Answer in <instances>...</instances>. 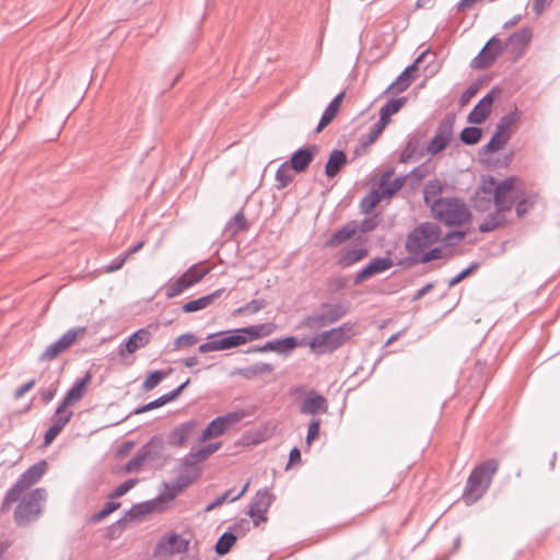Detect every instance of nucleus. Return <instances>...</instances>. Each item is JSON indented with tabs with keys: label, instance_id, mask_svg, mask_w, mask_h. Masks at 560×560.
<instances>
[{
	"label": "nucleus",
	"instance_id": "f257e3e1",
	"mask_svg": "<svg viewBox=\"0 0 560 560\" xmlns=\"http://www.w3.org/2000/svg\"><path fill=\"white\" fill-rule=\"evenodd\" d=\"M499 467L497 458H488L470 471L463 491L466 504H474L486 494Z\"/></svg>",
	"mask_w": 560,
	"mask_h": 560
},
{
	"label": "nucleus",
	"instance_id": "f03ea898",
	"mask_svg": "<svg viewBox=\"0 0 560 560\" xmlns=\"http://www.w3.org/2000/svg\"><path fill=\"white\" fill-rule=\"evenodd\" d=\"M442 230L433 222H422L413 228L407 235L405 248L410 257L407 259L409 264L441 241Z\"/></svg>",
	"mask_w": 560,
	"mask_h": 560
},
{
	"label": "nucleus",
	"instance_id": "7ed1b4c3",
	"mask_svg": "<svg viewBox=\"0 0 560 560\" xmlns=\"http://www.w3.org/2000/svg\"><path fill=\"white\" fill-rule=\"evenodd\" d=\"M354 334L355 324L347 322L336 328L315 335L308 341V346L317 354L331 353L354 336Z\"/></svg>",
	"mask_w": 560,
	"mask_h": 560
},
{
	"label": "nucleus",
	"instance_id": "20e7f679",
	"mask_svg": "<svg viewBox=\"0 0 560 560\" xmlns=\"http://www.w3.org/2000/svg\"><path fill=\"white\" fill-rule=\"evenodd\" d=\"M433 217L447 226L462 225L470 219L466 203L456 197L439 198L431 205Z\"/></svg>",
	"mask_w": 560,
	"mask_h": 560
},
{
	"label": "nucleus",
	"instance_id": "39448f33",
	"mask_svg": "<svg viewBox=\"0 0 560 560\" xmlns=\"http://www.w3.org/2000/svg\"><path fill=\"white\" fill-rule=\"evenodd\" d=\"M47 499L44 488H35L24 495L15 506L13 518L19 527H26L35 522L43 512V504Z\"/></svg>",
	"mask_w": 560,
	"mask_h": 560
},
{
	"label": "nucleus",
	"instance_id": "423d86ee",
	"mask_svg": "<svg viewBox=\"0 0 560 560\" xmlns=\"http://www.w3.org/2000/svg\"><path fill=\"white\" fill-rule=\"evenodd\" d=\"M394 170L388 168L381 175L380 188L381 192L375 189L369 191L360 201V211L364 214H369L378 205L382 198L394 196L405 184L406 177L399 176L394 179L390 186H387V182L393 177Z\"/></svg>",
	"mask_w": 560,
	"mask_h": 560
},
{
	"label": "nucleus",
	"instance_id": "0eeeda50",
	"mask_svg": "<svg viewBox=\"0 0 560 560\" xmlns=\"http://www.w3.org/2000/svg\"><path fill=\"white\" fill-rule=\"evenodd\" d=\"M164 439L161 434H155L143 444L136 455L125 465L126 472L139 471L145 463H153L163 458Z\"/></svg>",
	"mask_w": 560,
	"mask_h": 560
},
{
	"label": "nucleus",
	"instance_id": "6e6552de",
	"mask_svg": "<svg viewBox=\"0 0 560 560\" xmlns=\"http://www.w3.org/2000/svg\"><path fill=\"white\" fill-rule=\"evenodd\" d=\"M348 308L342 304L323 303L320 311L307 315L302 325L310 329H317L334 324L343 318Z\"/></svg>",
	"mask_w": 560,
	"mask_h": 560
},
{
	"label": "nucleus",
	"instance_id": "1a4fd4ad",
	"mask_svg": "<svg viewBox=\"0 0 560 560\" xmlns=\"http://www.w3.org/2000/svg\"><path fill=\"white\" fill-rule=\"evenodd\" d=\"M88 387H70L61 402L57 406L55 413L51 416L50 422L55 428L63 430L71 420L73 412L69 410L85 395Z\"/></svg>",
	"mask_w": 560,
	"mask_h": 560
},
{
	"label": "nucleus",
	"instance_id": "9d476101",
	"mask_svg": "<svg viewBox=\"0 0 560 560\" xmlns=\"http://www.w3.org/2000/svg\"><path fill=\"white\" fill-rule=\"evenodd\" d=\"M207 339H209V341L199 346L198 350L201 353L228 350L244 345L243 337L237 332H232V330L210 334Z\"/></svg>",
	"mask_w": 560,
	"mask_h": 560
},
{
	"label": "nucleus",
	"instance_id": "9b49d317",
	"mask_svg": "<svg viewBox=\"0 0 560 560\" xmlns=\"http://www.w3.org/2000/svg\"><path fill=\"white\" fill-rule=\"evenodd\" d=\"M209 269H199L198 266L194 265L179 276L172 284L166 288L165 295L167 299H173L185 290L191 288L198 283L207 273Z\"/></svg>",
	"mask_w": 560,
	"mask_h": 560
},
{
	"label": "nucleus",
	"instance_id": "f8f14e48",
	"mask_svg": "<svg viewBox=\"0 0 560 560\" xmlns=\"http://www.w3.org/2000/svg\"><path fill=\"white\" fill-rule=\"evenodd\" d=\"M455 117L446 115L436 128L435 136L431 139L427 147V151L431 155L442 152L451 142Z\"/></svg>",
	"mask_w": 560,
	"mask_h": 560
},
{
	"label": "nucleus",
	"instance_id": "ddd939ff",
	"mask_svg": "<svg viewBox=\"0 0 560 560\" xmlns=\"http://www.w3.org/2000/svg\"><path fill=\"white\" fill-rule=\"evenodd\" d=\"M199 422L195 419L187 420L175 425L166 436V443L170 446L182 447L190 439L197 435Z\"/></svg>",
	"mask_w": 560,
	"mask_h": 560
},
{
	"label": "nucleus",
	"instance_id": "4468645a",
	"mask_svg": "<svg viewBox=\"0 0 560 560\" xmlns=\"http://www.w3.org/2000/svg\"><path fill=\"white\" fill-rule=\"evenodd\" d=\"M85 327H75L67 330L58 340L50 343L40 354L42 360H52L71 347L77 338L85 332Z\"/></svg>",
	"mask_w": 560,
	"mask_h": 560
},
{
	"label": "nucleus",
	"instance_id": "2eb2a0df",
	"mask_svg": "<svg viewBox=\"0 0 560 560\" xmlns=\"http://www.w3.org/2000/svg\"><path fill=\"white\" fill-rule=\"evenodd\" d=\"M502 52L501 42L492 37L482 47L479 54L471 60L470 67L477 70L489 68Z\"/></svg>",
	"mask_w": 560,
	"mask_h": 560
},
{
	"label": "nucleus",
	"instance_id": "dca6fc26",
	"mask_svg": "<svg viewBox=\"0 0 560 560\" xmlns=\"http://www.w3.org/2000/svg\"><path fill=\"white\" fill-rule=\"evenodd\" d=\"M189 541L185 538H182L178 534L172 533L165 537H162L156 542L153 555L161 556V555H177V553H184L188 550Z\"/></svg>",
	"mask_w": 560,
	"mask_h": 560
},
{
	"label": "nucleus",
	"instance_id": "f3484780",
	"mask_svg": "<svg viewBox=\"0 0 560 560\" xmlns=\"http://www.w3.org/2000/svg\"><path fill=\"white\" fill-rule=\"evenodd\" d=\"M517 177L510 176L499 183L494 188L493 202L499 210H511L514 206V199H509V195L515 189Z\"/></svg>",
	"mask_w": 560,
	"mask_h": 560
},
{
	"label": "nucleus",
	"instance_id": "a211bd4d",
	"mask_svg": "<svg viewBox=\"0 0 560 560\" xmlns=\"http://www.w3.org/2000/svg\"><path fill=\"white\" fill-rule=\"evenodd\" d=\"M317 152L318 147L316 144L302 147L294 151L290 160L285 161V163L295 173H304L310 167Z\"/></svg>",
	"mask_w": 560,
	"mask_h": 560
},
{
	"label": "nucleus",
	"instance_id": "6ab92c4d",
	"mask_svg": "<svg viewBox=\"0 0 560 560\" xmlns=\"http://www.w3.org/2000/svg\"><path fill=\"white\" fill-rule=\"evenodd\" d=\"M299 346L298 338L294 336H289L282 339H275L267 341L264 346H254L249 348L246 352H267L273 351L278 354H289Z\"/></svg>",
	"mask_w": 560,
	"mask_h": 560
},
{
	"label": "nucleus",
	"instance_id": "aec40b11",
	"mask_svg": "<svg viewBox=\"0 0 560 560\" xmlns=\"http://www.w3.org/2000/svg\"><path fill=\"white\" fill-rule=\"evenodd\" d=\"M392 266L393 260L388 257L374 258L355 275L353 283L358 285L373 276L388 270Z\"/></svg>",
	"mask_w": 560,
	"mask_h": 560
},
{
	"label": "nucleus",
	"instance_id": "412c9836",
	"mask_svg": "<svg viewBox=\"0 0 560 560\" xmlns=\"http://www.w3.org/2000/svg\"><path fill=\"white\" fill-rule=\"evenodd\" d=\"M276 329L273 323H262L258 325L232 329V332H237L244 339V343L270 336Z\"/></svg>",
	"mask_w": 560,
	"mask_h": 560
},
{
	"label": "nucleus",
	"instance_id": "4be33fe9",
	"mask_svg": "<svg viewBox=\"0 0 560 560\" xmlns=\"http://www.w3.org/2000/svg\"><path fill=\"white\" fill-rule=\"evenodd\" d=\"M359 230V223L355 220L349 221L342 228L332 233L325 242L326 248L338 247L351 240Z\"/></svg>",
	"mask_w": 560,
	"mask_h": 560
},
{
	"label": "nucleus",
	"instance_id": "5701e85b",
	"mask_svg": "<svg viewBox=\"0 0 560 560\" xmlns=\"http://www.w3.org/2000/svg\"><path fill=\"white\" fill-rule=\"evenodd\" d=\"M493 96L491 93L486 94L468 114L467 120L471 124H482L491 113Z\"/></svg>",
	"mask_w": 560,
	"mask_h": 560
},
{
	"label": "nucleus",
	"instance_id": "b1692460",
	"mask_svg": "<svg viewBox=\"0 0 560 560\" xmlns=\"http://www.w3.org/2000/svg\"><path fill=\"white\" fill-rule=\"evenodd\" d=\"M327 400L324 396L311 390L306 398L300 405V411L304 415H316L327 411Z\"/></svg>",
	"mask_w": 560,
	"mask_h": 560
},
{
	"label": "nucleus",
	"instance_id": "393cba45",
	"mask_svg": "<svg viewBox=\"0 0 560 560\" xmlns=\"http://www.w3.org/2000/svg\"><path fill=\"white\" fill-rule=\"evenodd\" d=\"M225 292L224 288L218 289L213 291L210 294L200 296L196 300L189 301L182 306V311L184 313H195L202 311L207 307H209L211 304L214 303L215 300H218L223 293Z\"/></svg>",
	"mask_w": 560,
	"mask_h": 560
},
{
	"label": "nucleus",
	"instance_id": "a878e982",
	"mask_svg": "<svg viewBox=\"0 0 560 560\" xmlns=\"http://www.w3.org/2000/svg\"><path fill=\"white\" fill-rule=\"evenodd\" d=\"M151 338V334L148 329L141 328L133 332L125 343H121L120 354L124 355L125 351L128 353H133L138 349L144 347L149 343Z\"/></svg>",
	"mask_w": 560,
	"mask_h": 560
},
{
	"label": "nucleus",
	"instance_id": "bb28decb",
	"mask_svg": "<svg viewBox=\"0 0 560 560\" xmlns=\"http://www.w3.org/2000/svg\"><path fill=\"white\" fill-rule=\"evenodd\" d=\"M158 500H148L143 501L141 503L133 504L122 517H125V521L129 517L130 520H140L143 516L153 513V512H161L165 509V506H158L156 504Z\"/></svg>",
	"mask_w": 560,
	"mask_h": 560
},
{
	"label": "nucleus",
	"instance_id": "cd10ccee",
	"mask_svg": "<svg viewBox=\"0 0 560 560\" xmlns=\"http://www.w3.org/2000/svg\"><path fill=\"white\" fill-rule=\"evenodd\" d=\"M416 79V65H409L397 77V79L388 85L385 93H401L406 91Z\"/></svg>",
	"mask_w": 560,
	"mask_h": 560
},
{
	"label": "nucleus",
	"instance_id": "c85d7f7f",
	"mask_svg": "<svg viewBox=\"0 0 560 560\" xmlns=\"http://www.w3.org/2000/svg\"><path fill=\"white\" fill-rule=\"evenodd\" d=\"M47 468V463L45 460H39L36 464L30 466L18 479V481L23 485L26 489L35 485L42 476L45 474Z\"/></svg>",
	"mask_w": 560,
	"mask_h": 560
},
{
	"label": "nucleus",
	"instance_id": "c756f323",
	"mask_svg": "<svg viewBox=\"0 0 560 560\" xmlns=\"http://www.w3.org/2000/svg\"><path fill=\"white\" fill-rule=\"evenodd\" d=\"M369 255V250L365 247L350 246L345 248L337 260V264L343 268L350 267L355 262L362 260Z\"/></svg>",
	"mask_w": 560,
	"mask_h": 560
},
{
	"label": "nucleus",
	"instance_id": "7c9ffc66",
	"mask_svg": "<svg viewBox=\"0 0 560 560\" xmlns=\"http://www.w3.org/2000/svg\"><path fill=\"white\" fill-rule=\"evenodd\" d=\"M347 162L348 160L345 151L338 149L332 150L325 165V175L329 178L337 176Z\"/></svg>",
	"mask_w": 560,
	"mask_h": 560
},
{
	"label": "nucleus",
	"instance_id": "2f4dec72",
	"mask_svg": "<svg viewBox=\"0 0 560 560\" xmlns=\"http://www.w3.org/2000/svg\"><path fill=\"white\" fill-rule=\"evenodd\" d=\"M509 210H499V207H495V211L489 213L485 220L479 224L478 230L481 233L491 232L498 228L504 226L506 224V219L504 213Z\"/></svg>",
	"mask_w": 560,
	"mask_h": 560
},
{
	"label": "nucleus",
	"instance_id": "473e14b6",
	"mask_svg": "<svg viewBox=\"0 0 560 560\" xmlns=\"http://www.w3.org/2000/svg\"><path fill=\"white\" fill-rule=\"evenodd\" d=\"M275 501V495L267 489H259L252 498L249 508H256L257 512H267Z\"/></svg>",
	"mask_w": 560,
	"mask_h": 560
},
{
	"label": "nucleus",
	"instance_id": "72a5a7b5",
	"mask_svg": "<svg viewBox=\"0 0 560 560\" xmlns=\"http://www.w3.org/2000/svg\"><path fill=\"white\" fill-rule=\"evenodd\" d=\"M195 454V450L191 448L189 453L180 459V468L185 470V474L195 476V479H198L202 471V468L199 464L202 462V459H197Z\"/></svg>",
	"mask_w": 560,
	"mask_h": 560
},
{
	"label": "nucleus",
	"instance_id": "f704fd0d",
	"mask_svg": "<svg viewBox=\"0 0 560 560\" xmlns=\"http://www.w3.org/2000/svg\"><path fill=\"white\" fill-rule=\"evenodd\" d=\"M237 540V535L229 528L219 537L214 545V551L218 556H224L230 552Z\"/></svg>",
	"mask_w": 560,
	"mask_h": 560
},
{
	"label": "nucleus",
	"instance_id": "c9c22d12",
	"mask_svg": "<svg viewBox=\"0 0 560 560\" xmlns=\"http://www.w3.org/2000/svg\"><path fill=\"white\" fill-rule=\"evenodd\" d=\"M225 433V427L219 417L212 419L198 436V442L203 443L210 439L218 438Z\"/></svg>",
	"mask_w": 560,
	"mask_h": 560
},
{
	"label": "nucleus",
	"instance_id": "e433bc0d",
	"mask_svg": "<svg viewBox=\"0 0 560 560\" xmlns=\"http://www.w3.org/2000/svg\"><path fill=\"white\" fill-rule=\"evenodd\" d=\"M442 191H443V184L440 179L429 180L424 185V189H423L424 203L427 206L431 207L432 202L440 198L439 196L442 194Z\"/></svg>",
	"mask_w": 560,
	"mask_h": 560
},
{
	"label": "nucleus",
	"instance_id": "4c0bfd02",
	"mask_svg": "<svg viewBox=\"0 0 560 560\" xmlns=\"http://www.w3.org/2000/svg\"><path fill=\"white\" fill-rule=\"evenodd\" d=\"M407 103V97L389 98L381 108L380 116L390 121V117L398 113Z\"/></svg>",
	"mask_w": 560,
	"mask_h": 560
},
{
	"label": "nucleus",
	"instance_id": "58836bf2",
	"mask_svg": "<svg viewBox=\"0 0 560 560\" xmlns=\"http://www.w3.org/2000/svg\"><path fill=\"white\" fill-rule=\"evenodd\" d=\"M537 198V194H529L526 197L516 196L514 199L516 215L518 218L524 217L535 206Z\"/></svg>",
	"mask_w": 560,
	"mask_h": 560
},
{
	"label": "nucleus",
	"instance_id": "ea45409f",
	"mask_svg": "<svg viewBox=\"0 0 560 560\" xmlns=\"http://www.w3.org/2000/svg\"><path fill=\"white\" fill-rule=\"evenodd\" d=\"M291 167L283 162L277 170L275 179L278 190L287 188L293 180V175L290 173Z\"/></svg>",
	"mask_w": 560,
	"mask_h": 560
},
{
	"label": "nucleus",
	"instance_id": "a19ab883",
	"mask_svg": "<svg viewBox=\"0 0 560 560\" xmlns=\"http://www.w3.org/2000/svg\"><path fill=\"white\" fill-rule=\"evenodd\" d=\"M532 39V31L528 27L518 30L511 34L508 38V44L517 48L526 47Z\"/></svg>",
	"mask_w": 560,
	"mask_h": 560
},
{
	"label": "nucleus",
	"instance_id": "79ce46f5",
	"mask_svg": "<svg viewBox=\"0 0 560 560\" xmlns=\"http://www.w3.org/2000/svg\"><path fill=\"white\" fill-rule=\"evenodd\" d=\"M446 256L444 248L442 246H435L429 250H424L422 254L418 255L415 260L410 262V265L415 264H428L433 260H438L444 258Z\"/></svg>",
	"mask_w": 560,
	"mask_h": 560
},
{
	"label": "nucleus",
	"instance_id": "37998d69",
	"mask_svg": "<svg viewBox=\"0 0 560 560\" xmlns=\"http://www.w3.org/2000/svg\"><path fill=\"white\" fill-rule=\"evenodd\" d=\"M482 136V130L479 127L470 126L465 127L459 135L460 141L466 145H474L479 142Z\"/></svg>",
	"mask_w": 560,
	"mask_h": 560
},
{
	"label": "nucleus",
	"instance_id": "c03bdc74",
	"mask_svg": "<svg viewBox=\"0 0 560 560\" xmlns=\"http://www.w3.org/2000/svg\"><path fill=\"white\" fill-rule=\"evenodd\" d=\"M218 417L222 421V424L225 427L226 432L234 425L238 424L246 417V412L245 410L240 409Z\"/></svg>",
	"mask_w": 560,
	"mask_h": 560
},
{
	"label": "nucleus",
	"instance_id": "a18cd8bd",
	"mask_svg": "<svg viewBox=\"0 0 560 560\" xmlns=\"http://www.w3.org/2000/svg\"><path fill=\"white\" fill-rule=\"evenodd\" d=\"M510 139L505 136L494 131L489 142L482 147L485 153H493L501 150Z\"/></svg>",
	"mask_w": 560,
	"mask_h": 560
},
{
	"label": "nucleus",
	"instance_id": "49530a36",
	"mask_svg": "<svg viewBox=\"0 0 560 560\" xmlns=\"http://www.w3.org/2000/svg\"><path fill=\"white\" fill-rule=\"evenodd\" d=\"M226 229L236 234L248 229L247 220L242 211L237 212L226 224Z\"/></svg>",
	"mask_w": 560,
	"mask_h": 560
},
{
	"label": "nucleus",
	"instance_id": "de8ad7c7",
	"mask_svg": "<svg viewBox=\"0 0 560 560\" xmlns=\"http://www.w3.org/2000/svg\"><path fill=\"white\" fill-rule=\"evenodd\" d=\"M120 508V503L116 501H109L105 504V506L100 510L97 513L93 514L90 517L91 523H100L104 518H106L108 515H110L113 512L118 510Z\"/></svg>",
	"mask_w": 560,
	"mask_h": 560
},
{
	"label": "nucleus",
	"instance_id": "09e8293b",
	"mask_svg": "<svg viewBox=\"0 0 560 560\" xmlns=\"http://www.w3.org/2000/svg\"><path fill=\"white\" fill-rule=\"evenodd\" d=\"M179 492L171 483H164V490L154 498L158 506H165L164 503L173 501Z\"/></svg>",
	"mask_w": 560,
	"mask_h": 560
},
{
	"label": "nucleus",
	"instance_id": "8fccbe9b",
	"mask_svg": "<svg viewBox=\"0 0 560 560\" xmlns=\"http://www.w3.org/2000/svg\"><path fill=\"white\" fill-rule=\"evenodd\" d=\"M138 481L139 480L137 478H129L125 480L108 494V499L114 500L125 495L138 483Z\"/></svg>",
	"mask_w": 560,
	"mask_h": 560
},
{
	"label": "nucleus",
	"instance_id": "3c124183",
	"mask_svg": "<svg viewBox=\"0 0 560 560\" xmlns=\"http://www.w3.org/2000/svg\"><path fill=\"white\" fill-rule=\"evenodd\" d=\"M125 528H126L125 517H120L115 523H113L112 525H109L105 528L104 536L110 540L116 539L122 534Z\"/></svg>",
	"mask_w": 560,
	"mask_h": 560
},
{
	"label": "nucleus",
	"instance_id": "603ef678",
	"mask_svg": "<svg viewBox=\"0 0 560 560\" xmlns=\"http://www.w3.org/2000/svg\"><path fill=\"white\" fill-rule=\"evenodd\" d=\"M266 306V302L264 300H252L250 302L244 304L243 306L236 308L234 314H255L261 311Z\"/></svg>",
	"mask_w": 560,
	"mask_h": 560
},
{
	"label": "nucleus",
	"instance_id": "864d4df0",
	"mask_svg": "<svg viewBox=\"0 0 560 560\" xmlns=\"http://www.w3.org/2000/svg\"><path fill=\"white\" fill-rule=\"evenodd\" d=\"M172 373V370H156L150 372L145 380L143 381L142 385H159L162 381H164L170 374Z\"/></svg>",
	"mask_w": 560,
	"mask_h": 560
},
{
	"label": "nucleus",
	"instance_id": "5fc2aeb1",
	"mask_svg": "<svg viewBox=\"0 0 560 560\" xmlns=\"http://www.w3.org/2000/svg\"><path fill=\"white\" fill-rule=\"evenodd\" d=\"M26 490L27 489L16 480L15 483L5 492L4 499L11 503H19V501L22 499V493Z\"/></svg>",
	"mask_w": 560,
	"mask_h": 560
},
{
	"label": "nucleus",
	"instance_id": "6e6d98bb",
	"mask_svg": "<svg viewBox=\"0 0 560 560\" xmlns=\"http://www.w3.org/2000/svg\"><path fill=\"white\" fill-rule=\"evenodd\" d=\"M476 373L479 375L478 378H476V382L487 384L490 382V375L492 373L491 366H489L486 362H476L475 366Z\"/></svg>",
	"mask_w": 560,
	"mask_h": 560
},
{
	"label": "nucleus",
	"instance_id": "4d7b16f0",
	"mask_svg": "<svg viewBox=\"0 0 560 560\" xmlns=\"http://www.w3.org/2000/svg\"><path fill=\"white\" fill-rule=\"evenodd\" d=\"M320 423L322 421L318 418H313L310 421L305 439L307 445H311L319 436Z\"/></svg>",
	"mask_w": 560,
	"mask_h": 560
},
{
	"label": "nucleus",
	"instance_id": "13d9d810",
	"mask_svg": "<svg viewBox=\"0 0 560 560\" xmlns=\"http://www.w3.org/2000/svg\"><path fill=\"white\" fill-rule=\"evenodd\" d=\"M221 446H222L221 442L210 443V444L205 445L201 448L195 451V453H196L195 455L197 456V459L206 460L213 453H215L218 450H220Z\"/></svg>",
	"mask_w": 560,
	"mask_h": 560
},
{
	"label": "nucleus",
	"instance_id": "bf43d9fd",
	"mask_svg": "<svg viewBox=\"0 0 560 560\" xmlns=\"http://www.w3.org/2000/svg\"><path fill=\"white\" fill-rule=\"evenodd\" d=\"M234 489H229L226 491H224L222 494H220L219 497H217L212 502H210L205 511L206 512H209V511H212L213 509L220 506L221 504H223L225 501H232V498L234 497Z\"/></svg>",
	"mask_w": 560,
	"mask_h": 560
},
{
	"label": "nucleus",
	"instance_id": "052dcab7",
	"mask_svg": "<svg viewBox=\"0 0 560 560\" xmlns=\"http://www.w3.org/2000/svg\"><path fill=\"white\" fill-rule=\"evenodd\" d=\"M198 341V338L192 332H185L176 338L174 345L175 348H187L196 345Z\"/></svg>",
	"mask_w": 560,
	"mask_h": 560
},
{
	"label": "nucleus",
	"instance_id": "680f3d73",
	"mask_svg": "<svg viewBox=\"0 0 560 560\" xmlns=\"http://www.w3.org/2000/svg\"><path fill=\"white\" fill-rule=\"evenodd\" d=\"M197 479H195V476H190L188 474H182L177 478H175L172 481V485L178 492H182L185 490L188 486H190L192 482H195Z\"/></svg>",
	"mask_w": 560,
	"mask_h": 560
},
{
	"label": "nucleus",
	"instance_id": "e2e57ef3",
	"mask_svg": "<svg viewBox=\"0 0 560 560\" xmlns=\"http://www.w3.org/2000/svg\"><path fill=\"white\" fill-rule=\"evenodd\" d=\"M337 114H338V112H336L335 109L329 108L327 106L319 119V122H318L315 131L320 132L325 127H327L335 119Z\"/></svg>",
	"mask_w": 560,
	"mask_h": 560
},
{
	"label": "nucleus",
	"instance_id": "0e129e2a",
	"mask_svg": "<svg viewBox=\"0 0 560 560\" xmlns=\"http://www.w3.org/2000/svg\"><path fill=\"white\" fill-rule=\"evenodd\" d=\"M378 224H380L378 215L374 214L372 217L363 219L359 223V230L358 231H361L362 233L372 232V231H374L378 226Z\"/></svg>",
	"mask_w": 560,
	"mask_h": 560
},
{
	"label": "nucleus",
	"instance_id": "69168bd1",
	"mask_svg": "<svg viewBox=\"0 0 560 560\" xmlns=\"http://www.w3.org/2000/svg\"><path fill=\"white\" fill-rule=\"evenodd\" d=\"M520 117L521 113L518 112L517 107H515L514 110L503 115L500 118L499 124L511 130V128L520 120Z\"/></svg>",
	"mask_w": 560,
	"mask_h": 560
},
{
	"label": "nucleus",
	"instance_id": "338daca9",
	"mask_svg": "<svg viewBox=\"0 0 560 560\" xmlns=\"http://www.w3.org/2000/svg\"><path fill=\"white\" fill-rule=\"evenodd\" d=\"M465 236H466V233L463 231H452V232H447L443 237L441 236V241L446 246H452L456 243L462 242L465 238Z\"/></svg>",
	"mask_w": 560,
	"mask_h": 560
},
{
	"label": "nucleus",
	"instance_id": "774afa93",
	"mask_svg": "<svg viewBox=\"0 0 560 560\" xmlns=\"http://www.w3.org/2000/svg\"><path fill=\"white\" fill-rule=\"evenodd\" d=\"M495 178L493 176H488V178H485L482 180V184L480 186V190L482 194H485L488 198V201L493 199L494 188L497 186Z\"/></svg>",
	"mask_w": 560,
	"mask_h": 560
}]
</instances>
